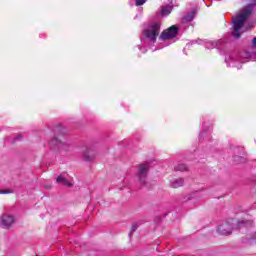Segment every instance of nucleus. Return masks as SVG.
<instances>
[{"label": "nucleus", "mask_w": 256, "mask_h": 256, "mask_svg": "<svg viewBox=\"0 0 256 256\" xmlns=\"http://www.w3.org/2000/svg\"><path fill=\"white\" fill-rule=\"evenodd\" d=\"M51 145L54 147H58V149H62V151H71V144L69 140L63 138V136H57L56 138L50 141Z\"/></svg>", "instance_id": "7ed1b4c3"}, {"label": "nucleus", "mask_w": 256, "mask_h": 256, "mask_svg": "<svg viewBox=\"0 0 256 256\" xmlns=\"http://www.w3.org/2000/svg\"><path fill=\"white\" fill-rule=\"evenodd\" d=\"M241 57H244V59H249L251 57V54H249V52H244L241 54Z\"/></svg>", "instance_id": "a211bd4d"}, {"label": "nucleus", "mask_w": 256, "mask_h": 256, "mask_svg": "<svg viewBox=\"0 0 256 256\" xmlns=\"http://www.w3.org/2000/svg\"><path fill=\"white\" fill-rule=\"evenodd\" d=\"M175 171H189V167H187L185 164H178L175 166Z\"/></svg>", "instance_id": "2eb2a0df"}, {"label": "nucleus", "mask_w": 256, "mask_h": 256, "mask_svg": "<svg viewBox=\"0 0 256 256\" xmlns=\"http://www.w3.org/2000/svg\"><path fill=\"white\" fill-rule=\"evenodd\" d=\"M179 34V29L176 26H171L169 29L164 30L161 35L160 39L162 41H169V39H175Z\"/></svg>", "instance_id": "39448f33"}, {"label": "nucleus", "mask_w": 256, "mask_h": 256, "mask_svg": "<svg viewBox=\"0 0 256 256\" xmlns=\"http://www.w3.org/2000/svg\"><path fill=\"white\" fill-rule=\"evenodd\" d=\"M45 189H51V187L50 186H45Z\"/></svg>", "instance_id": "4be33fe9"}, {"label": "nucleus", "mask_w": 256, "mask_h": 256, "mask_svg": "<svg viewBox=\"0 0 256 256\" xmlns=\"http://www.w3.org/2000/svg\"><path fill=\"white\" fill-rule=\"evenodd\" d=\"M248 242L253 245L254 243H256V232H252L248 235L247 237Z\"/></svg>", "instance_id": "4468645a"}, {"label": "nucleus", "mask_w": 256, "mask_h": 256, "mask_svg": "<svg viewBox=\"0 0 256 256\" xmlns=\"http://www.w3.org/2000/svg\"><path fill=\"white\" fill-rule=\"evenodd\" d=\"M15 224V217L11 214H2L0 216V227L1 229H11Z\"/></svg>", "instance_id": "20e7f679"}, {"label": "nucleus", "mask_w": 256, "mask_h": 256, "mask_svg": "<svg viewBox=\"0 0 256 256\" xmlns=\"http://www.w3.org/2000/svg\"><path fill=\"white\" fill-rule=\"evenodd\" d=\"M256 5V0H252L251 4L246 5L242 10H240V13L238 16H235L233 18V32L232 35L239 39L241 37V29L243 28V25H245V22L247 21V18L253 13Z\"/></svg>", "instance_id": "f257e3e1"}, {"label": "nucleus", "mask_w": 256, "mask_h": 256, "mask_svg": "<svg viewBox=\"0 0 256 256\" xmlns=\"http://www.w3.org/2000/svg\"><path fill=\"white\" fill-rule=\"evenodd\" d=\"M8 193H12V191H9V190H0V195H7Z\"/></svg>", "instance_id": "6ab92c4d"}, {"label": "nucleus", "mask_w": 256, "mask_h": 256, "mask_svg": "<svg viewBox=\"0 0 256 256\" xmlns=\"http://www.w3.org/2000/svg\"><path fill=\"white\" fill-rule=\"evenodd\" d=\"M171 11H173L171 6H164L162 7L160 13L163 17H167V15H170Z\"/></svg>", "instance_id": "f8f14e48"}, {"label": "nucleus", "mask_w": 256, "mask_h": 256, "mask_svg": "<svg viewBox=\"0 0 256 256\" xmlns=\"http://www.w3.org/2000/svg\"><path fill=\"white\" fill-rule=\"evenodd\" d=\"M161 31V23L152 22L148 25V27L144 30V36L150 41H157V37Z\"/></svg>", "instance_id": "f03ea898"}, {"label": "nucleus", "mask_w": 256, "mask_h": 256, "mask_svg": "<svg viewBox=\"0 0 256 256\" xmlns=\"http://www.w3.org/2000/svg\"><path fill=\"white\" fill-rule=\"evenodd\" d=\"M241 62H242V63H245V59H241Z\"/></svg>", "instance_id": "5701e85b"}, {"label": "nucleus", "mask_w": 256, "mask_h": 256, "mask_svg": "<svg viewBox=\"0 0 256 256\" xmlns=\"http://www.w3.org/2000/svg\"><path fill=\"white\" fill-rule=\"evenodd\" d=\"M146 0H136V6L141 7V5H145Z\"/></svg>", "instance_id": "f3484780"}, {"label": "nucleus", "mask_w": 256, "mask_h": 256, "mask_svg": "<svg viewBox=\"0 0 256 256\" xmlns=\"http://www.w3.org/2000/svg\"><path fill=\"white\" fill-rule=\"evenodd\" d=\"M135 231H137V224L132 225L130 235H131L132 233H135Z\"/></svg>", "instance_id": "aec40b11"}, {"label": "nucleus", "mask_w": 256, "mask_h": 256, "mask_svg": "<svg viewBox=\"0 0 256 256\" xmlns=\"http://www.w3.org/2000/svg\"><path fill=\"white\" fill-rule=\"evenodd\" d=\"M21 136H17L16 139H19Z\"/></svg>", "instance_id": "b1692460"}, {"label": "nucleus", "mask_w": 256, "mask_h": 256, "mask_svg": "<svg viewBox=\"0 0 256 256\" xmlns=\"http://www.w3.org/2000/svg\"><path fill=\"white\" fill-rule=\"evenodd\" d=\"M170 185L173 189H179V187H183V185H185V180L183 178H176L171 181Z\"/></svg>", "instance_id": "1a4fd4ad"}, {"label": "nucleus", "mask_w": 256, "mask_h": 256, "mask_svg": "<svg viewBox=\"0 0 256 256\" xmlns=\"http://www.w3.org/2000/svg\"><path fill=\"white\" fill-rule=\"evenodd\" d=\"M183 19L186 23H191V21H193V19H195V12H191V13L187 14L186 16H184Z\"/></svg>", "instance_id": "ddd939ff"}, {"label": "nucleus", "mask_w": 256, "mask_h": 256, "mask_svg": "<svg viewBox=\"0 0 256 256\" xmlns=\"http://www.w3.org/2000/svg\"><path fill=\"white\" fill-rule=\"evenodd\" d=\"M252 45L253 47H256V37H254V39L252 40Z\"/></svg>", "instance_id": "412c9836"}, {"label": "nucleus", "mask_w": 256, "mask_h": 256, "mask_svg": "<svg viewBox=\"0 0 256 256\" xmlns=\"http://www.w3.org/2000/svg\"><path fill=\"white\" fill-rule=\"evenodd\" d=\"M95 157H97V153H95V150L91 148H86L85 151L83 152V159L84 161H95Z\"/></svg>", "instance_id": "6e6552de"}, {"label": "nucleus", "mask_w": 256, "mask_h": 256, "mask_svg": "<svg viewBox=\"0 0 256 256\" xmlns=\"http://www.w3.org/2000/svg\"><path fill=\"white\" fill-rule=\"evenodd\" d=\"M232 231H233V226L229 222H226L218 227V233L220 235H231Z\"/></svg>", "instance_id": "0eeeda50"}, {"label": "nucleus", "mask_w": 256, "mask_h": 256, "mask_svg": "<svg viewBox=\"0 0 256 256\" xmlns=\"http://www.w3.org/2000/svg\"><path fill=\"white\" fill-rule=\"evenodd\" d=\"M222 41L217 40V41H208L206 43V49H215V47H219L221 45Z\"/></svg>", "instance_id": "9b49d317"}, {"label": "nucleus", "mask_w": 256, "mask_h": 256, "mask_svg": "<svg viewBox=\"0 0 256 256\" xmlns=\"http://www.w3.org/2000/svg\"><path fill=\"white\" fill-rule=\"evenodd\" d=\"M56 182L61 183L65 187H72L73 186V184L71 182H68L67 179H65V177H63V176H58L56 178Z\"/></svg>", "instance_id": "9d476101"}, {"label": "nucleus", "mask_w": 256, "mask_h": 256, "mask_svg": "<svg viewBox=\"0 0 256 256\" xmlns=\"http://www.w3.org/2000/svg\"><path fill=\"white\" fill-rule=\"evenodd\" d=\"M148 173H149V165L147 164L139 165L137 177L141 185H147Z\"/></svg>", "instance_id": "423d86ee"}, {"label": "nucleus", "mask_w": 256, "mask_h": 256, "mask_svg": "<svg viewBox=\"0 0 256 256\" xmlns=\"http://www.w3.org/2000/svg\"><path fill=\"white\" fill-rule=\"evenodd\" d=\"M245 226H247V221H239L238 222V225H237L238 229H240L241 227H245Z\"/></svg>", "instance_id": "dca6fc26"}]
</instances>
